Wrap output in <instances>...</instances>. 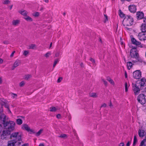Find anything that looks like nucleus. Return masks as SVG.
<instances>
[{"label":"nucleus","instance_id":"1","mask_svg":"<svg viewBox=\"0 0 146 146\" xmlns=\"http://www.w3.org/2000/svg\"><path fill=\"white\" fill-rule=\"evenodd\" d=\"M10 137L11 139H13V140L16 141L19 144L21 145L22 143L21 134L19 132L13 133L11 135Z\"/></svg>","mask_w":146,"mask_h":146},{"label":"nucleus","instance_id":"2","mask_svg":"<svg viewBox=\"0 0 146 146\" xmlns=\"http://www.w3.org/2000/svg\"><path fill=\"white\" fill-rule=\"evenodd\" d=\"M133 20L132 17L130 15H127L123 21L124 26H131L133 24Z\"/></svg>","mask_w":146,"mask_h":146},{"label":"nucleus","instance_id":"3","mask_svg":"<svg viewBox=\"0 0 146 146\" xmlns=\"http://www.w3.org/2000/svg\"><path fill=\"white\" fill-rule=\"evenodd\" d=\"M15 125V123L14 121H9L6 122V124H5V126H4L6 127L8 129L7 130H8L10 132V131H12L14 130Z\"/></svg>","mask_w":146,"mask_h":146},{"label":"nucleus","instance_id":"4","mask_svg":"<svg viewBox=\"0 0 146 146\" xmlns=\"http://www.w3.org/2000/svg\"><path fill=\"white\" fill-rule=\"evenodd\" d=\"M130 56L131 58L137 59L139 57V54L135 48L132 49L130 51Z\"/></svg>","mask_w":146,"mask_h":146},{"label":"nucleus","instance_id":"5","mask_svg":"<svg viewBox=\"0 0 146 146\" xmlns=\"http://www.w3.org/2000/svg\"><path fill=\"white\" fill-rule=\"evenodd\" d=\"M140 86L138 85V83L132 84L133 90L135 95H138L140 93V89L139 88Z\"/></svg>","mask_w":146,"mask_h":146},{"label":"nucleus","instance_id":"6","mask_svg":"<svg viewBox=\"0 0 146 146\" xmlns=\"http://www.w3.org/2000/svg\"><path fill=\"white\" fill-rule=\"evenodd\" d=\"M137 100L138 102L141 104H143L145 103L146 100L145 96L142 94H139L137 97Z\"/></svg>","mask_w":146,"mask_h":146},{"label":"nucleus","instance_id":"7","mask_svg":"<svg viewBox=\"0 0 146 146\" xmlns=\"http://www.w3.org/2000/svg\"><path fill=\"white\" fill-rule=\"evenodd\" d=\"M138 39L141 41H144L146 40V33L140 32L137 36Z\"/></svg>","mask_w":146,"mask_h":146},{"label":"nucleus","instance_id":"8","mask_svg":"<svg viewBox=\"0 0 146 146\" xmlns=\"http://www.w3.org/2000/svg\"><path fill=\"white\" fill-rule=\"evenodd\" d=\"M141 72L139 70H136L133 73V76L135 79H139L141 77Z\"/></svg>","mask_w":146,"mask_h":146},{"label":"nucleus","instance_id":"9","mask_svg":"<svg viewBox=\"0 0 146 146\" xmlns=\"http://www.w3.org/2000/svg\"><path fill=\"white\" fill-rule=\"evenodd\" d=\"M10 132L8 130H4L2 132V133L1 135V137L3 139H6L7 136L9 135Z\"/></svg>","mask_w":146,"mask_h":146},{"label":"nucleus","instance_id":"10","mask_svg":"<svg viewBox=\"0 0 146 146\" xmlns=\"http://www.w3.org/2000/svg\"><path fill=\"white\" fill-rule=\"evenodd\" d=\"M21 129L23 130H25L28 132L30 131L33 132V130L31 129L30 127L26 124H23L22 125Z\"/></svg>","mask_w":146,"mask_h":146},{"label":"nucleus","instance_id":"11","mask_svg":"<svg viewBox=\"0 0 146 146\" xmlns=\"http://www.w3.org/2000/svg\"><path fill=\"white\" fill-rule=\"evenodd\" d=\"M145 79V78H142L140 81L137 83H138V85H139L140 87H142L146 86V82Z\"/></svg>","mask_w":146,"mask_h":146},{"label":"nucleus","instance_id":"12","mask_svg":"<svg viewBox=\"0 0 146 146\" xmlns=\"http://www.w3.org/2000/svg\"><path fill=\"white\" fill-rule=\"evenodd\" d=\"M0 120L2 121L3 123L4 126H5V124H6V116L4 114H1L0 116Z\"/></svg>","mask_w":146,"mask_h":146},{"label":"nucleus","instance_id":"13","mask_svg":"<svg viewBox=\"0 0 146 146\" xmlns=\"http://www.w3.org/2000/svg\"><path fill=\"white\" fill-rule=\"evenodd\" d=\"M129 11L131 13H134L136 11V6L134 5H130L129 7Z\"/></svg>","mask_w":146,"mask_h":146},{"label":"nucleus","instance_id":"14","mask_svg":"<svg viewBox=\"0 0 146 146\" xmlns=\"http://www.w3.org/2000/svg\"><path fill=\"white\" fill-rule=\"evenodd\" d=\"M16 144V145H19L20 144H19L16 141L13 140H12L8 141V145L7 146H15V144Z\"/></svg>","mask_w":146,"mask_h":146},{"label":"nucleus","instance_id":"15","mask_svg":"<svg viewBox=\"0 0 146 146\" xmlns=\"http://www.w3.org/2000/svg\"><path fill=\"white\" fill-rule=\"evenodd\" d=\"M21 63V60H16L14 63L13 66L12 68V70H14L15 68L19 66Z\"/></svg>","mask_w":146,"mask_h":146},{"label":"nucleus","instance_id":"16","mask_svg":"<svg viewBox=\"0 0 146 146\" xmlns=\"http://www.w3.org/2000/svg\"><path fill=\"white\" fill-rule=\"evenodd\" d=\"M136 16L138 19H143L144 17V14L142 12H137L136 14Z\"/></svg>","mask_w":146,"mask_h":146},{"label":"nucleus","instance_id":"17","mask_svg":"<svg viewBox=\"0 0 146 146\" xmlns=\"http://www.w3.org/2000/svg\"><path fill=\"white\" fill-rule=\"evenodd\" d=\"M138 135L140 137H143L146 135L145 131L142 129H139L138 132Z\"/></svg>","mask_w":146,"mask_h":146},{"label":"nucleus","instance_id":"18","mask_svg":"<svg viewBox=\"0 0 146 146\" xmlns=\"http://www.w3.org/2000/svg\"><path fill=\"white\" fill-rule=\"evenodd\" d=\"M131 41L132 43L135 45H138L141 44L140 42L137 41L134 38H131Z\"/></svg>","mask_w":146,"mask_h":146},{"label":"nucleus","instance_id":"19","mask_svg":"<svg viewBox=\"0 0 146 146\" xmlns=\"http://www.w3.org/2000/svg\"><path fill=\"white\" fill-rule=\"evenodd\" d=\"M140 29L142 32H146V25L145 24H142L141 27Z\"/></svg>","mask_w":146,"mask_h":146},{"label":"nucleus","instance_id":"20","mask_svg":"<svg viewBox=\"0 0 146 146\" xmlns=\"http://www.w3.org/2000/svg\"><path fill=\"white\" fill-rule=\"evenodd\" d=\"M19 12L22 15L25 17L27 16L28 14V12L25 10H22L19 11Z\"/></svg>","mask_w":146,"mask_h":146},{"label":"nucleus","instance_id":"21","mask_svg":"<svg viewBox=\"0 0 146 146\" xmlns=\"http://www.w3.org/2000/svg\"><path fill=\"white\" fill-rule=\"evenodd\" d=\"M20 23V21L18 20H14L12 22V24L14 26H16L19 24Z\"/></svg>","mask_w":146,"mask_h":146},{"label":"nucleus","instance_id":"22","mask_svg":"<svg viewBox=\"0 0 146 146\" xmlns=\"http://www.w3.org/2000/svg\"><path fill=\"white\" fill-rule=\"evenodd\" d=\"M133 64L131 62H127V67L129 70H130L132 67Z\"/></svg>","mask_w":146,"mask_h":146},{"label":"nucleus","instance_id":"23","mask_svg":"<svg viewBox=\"0 0 146 146\" xmlns=\"http://www.w3.org/2000/svg\"><path fill=\"white\" fill-rule=\"evenodd\" d=\"M24 18L27 21L31 22L33 21V20L31 18L28 16H26Z\"/></svg>","mask_w":146,"mask_h":146},{"label":"nucleus","instance_id":"24","mask_svg":"<svg viewBox=\"0 0 146 146\" xmlns=\"http://www.w3.org/2000/svg\"><path fill=\"white\" fill-rule=\"evenodd\" d=\"M17 124L19 125H21L23 123V121L21 119L18 118L16 119Z\"/></svg>","mask_w":146,"mask_h":146},{"label":"nucleus","instance_id":"25","mask_svg":"<svg viewBox=\"0 0 146 146\" xmlns=\"http://www.w3.org/2000/svg\"><path fill=\"white\" fill-rule=\"evenodd\" d=\"M140 146H146V139H144L142 141Z\"/></svg>","mask_w":146,"mask_h":146},{"label":"nucleus","instance_id":"26","mask_svg":"<svg viewBox=\"0 0 146 146\" xmlns=\"http://www.w3.org/2000/svg\"><path fill=\"white\" fill-rule=\"evenodd\" d=\"M137 141V138L136 137V136L135 135L134 136L133 143V146H134L135 145Z\"/></svg>","mask_w":146,"mask_h":146},{"label":"nucleus","instance_id":"27","mask_svg":"<svg viewBox=\"0 0 146 146\" xmlns=\"http://www.w3.org/2000/svg\"><path fill=\"white\" fill-rule=\"evenodd\" d=\"M57 110H58L57 108H56L55 107H54L50 108V111H51L55 112Z\"/></svg>","mask_w":146,"mask_h":146},{"label":"nucleus","instance_id":"28","mask_svg":"<svg viewBox=\"0 0 146 146\" xmlns=\"http://www.w3.org/2000/svg\"><path fill=\"white\" fill-rule=\"evenodd\" d=\"M90 97L93 98H95L97 97V95L95 93H91L90 94Z\"/></svg>","mask_w":146,"mask_h":146},{"label":"nucleus","instance_id":"29","mask_svg":"<svg viewBox=\"0 0 146 146\" xmlns=\"http://www.w3.org/2000/svg\"><path fill=\"white\" fill-rule=\"evenodd\" d=\"M2 102H3V106H4L5 108H9V106L8 105H7L6 101L5 100H4Z\"/></svg>","mask_w":146,"mask_h":146},{"label":"nucleus","instance_id":"30","mask_svg":"<svg viewBox=\"0 0 146 146\" xmlns=\"http://www.w3.org/2000/svg\"><path fill=\"white\" fill-rule=\"evenodd\" d=\"M119 15L120 17L121 18H123L124 17L125 15L123 13L121 12V11L120 10H119Z\"/></svg>","mask_w":146,"mask_h":146},{"label":"nucleus","instance_id":"31","mask_svg":"<svg viewBox=\"0 0 146 146\" xmlns=\"http://www.w3.org/2000/svg\"><path fill=\"white\" fill-rule=\"evenodd\" d=\"M42 131L43 129H40L37 133H36V136H39L42 133Z\"/></svg>","mask_w":146,"mask_h":146},{"label":"nucleus","instance_id":"32","mask_svg":"<svg viewBox=\"0 0 146 146\" xmlns=\"http://www.w3.org/2000/svg\"><path fill=\"white\" fill-rule=\"evenodd\" d=\"M29 49H34L36 48V46L35 44H31L29 46Z\"/></svg>","mask_w":146,"mask_h":146},{"label":"nucleus","instance_id":"33","mask_svg":"<svg viewBox=\"0 0 146 146\" xmlns=\"http://www.w3.org/2000/svg\"><path fill=\"white\" fill-rule=\"evenodd\" d=\"M59 60L58 59H56L54 60V63L53 65V67L54 68L56 64L57 63L59 62Z\"/></svg>","mask_w":146,"mask_h":146},{"label":"nucleus","instance_id":"34","mask_svg":"<svg viewBox=\"0 0 146 146\" xmlns=\"http://www.w3.org/2000/svg\"><path fill=\"white\" fill-rule=\"evenodd\" d=\"M31 75L30 74L26 75L25 76V80H28L31 78Z\"/></svg>","mask_w":146,"mask_h":146},{"label":"nucleus","instance_id":"35","mask_svg":"<svg viewBox=\"0 0 146 146\" xmlns=\"http://www.w3.org/2000/svg\"><path fill=\"white\" fill-rule=\"evenodd\" d=\"M32 15L35 17H38L39 15V13L38 12H35L33 13Z\"/></svg>","mask_w":146,"mask_h":146},{"label":"nucleus","instance_id":"36","mask_svg":"<svg viewBox=\"0 0 146 146\" xmlns=\"http://www.w3.org/2000/svg\"><path fill=\"white\" fill-rule=\"evenodd\" d=\"M51 55V52H48L44 55V56L46 58H47L48 57Z\"/></svg>","mask_w":146,"mask_h":146},{"label":"nucleus","instance_id":"37","mask_svg":"<svg viewBox=\"0 0 146 146\" xmlns=\"http://www.w3.org/2000/svg\"><path fill=\"white\" fill-rule=\"evenodd\" d=\"M10 2V1L8 0H4L3 1V3L4 4H7L9 3Z\"/></svg>","mask_w":146,"mask_h":146},{"label":"nucleus","instance_id":"38","mask_svg":"<svg viewBox=\"0 0 146 146\" xmlns=\"http://www.w3.org/2000/svg\"><path fill=\"white\" fill-rule=\"evenodd\" d=\"M125 92H127L128 91V85L127 82L125 83Z\"/></svg>","mask_w":146,"mask_h":146},{"label":"nucleus","instance_id":"39","mask_svg":"<svg viewBox=\"0 0 146 146\" xmlns=\"http://www.w3.org/2000/svg\"><path fill=\"white\" fill-rule=\"evenodd\" d=\"M142 94H143L144 96H146V87L142 91Z\"/></svg>","mask_w":146,"mask_h":146},{"label":"nucleus","instance_id":"40","mask_svg":"<svg viewBox=\"0 0 146 146\" xmlns=\"http://www.w3.org/2000/svg\"><path fill=\"white\" fill-rule=\"evenodd\" d=\"M90 60L92 62L94 65H95V60L92 58H90Z\"/></svg>","mask_w":146,"mask_h":146},{"label":"nucleus","instance_id":"41","mask_svg":"<svg viewBox=\"0 0 146 146\" xmlns=\"http://www.w3.org/2000/svg\"><path fill=\"white\" fill-rule=\"evenodd\" d=\"M29 53V51L28 50H24L23 54L25 56H27Z\"/></svg>","mask_w":146,"mask_h":146},{"label":"nucleus","instance_id":"42","mask_svg":"<svg viewBox=\"0 0 146 146\" xmlns=\"http://www.w3.org/2000/svg\"><path fill=\"white\" fill-rule=\"evenodd\" d=\"M11 95L12 97H13V98H15L17 96V94H15L11 93Z\"/></svg>","mask_w":146,"mask_h":146},{"label":"nucleus","instance_id":"43","mask_svg":"<svg viewBox=\"0 0 146 146\" xmlns=\"http://www.w3.org/2000/svg\"><path fill=\"white\" fill-rule=\"evenodd\" d=\"M25 83L23 81L21 82L19 84L20 86L22 87L23 86L25 85Z\"/></svg>","mask_w":146,"mask_h":146},{"label":"nucleus","instance_id":"44","mask_svg":"<svg viewBox=\"0 0 146 146\" xmlns=\"http://www.w3.org/2000/svg\"><path fill=\"white\" fill-rule=\"evenodd\" d=\"M62 77H59L57 80V82H58V83L60 82H61V81H62Z\"/></svg>","mask_w":146,"mask_h":146},{"label":"nucleus","instance_id":"45","mask_svg":"<svg viewBox=\"0 0 146 146\" xmlns=\"http://www.w3.org/2000/svg\"><path fill=\"white\" fill-rule=\"evenodd\" d=\"M66 137V135L64 134H61L59 136L60 137L62 138H64Z\"/></svg>","mask_w":146,"mask_h":146},{"label":"nucleus","instance_id":"46","mask_svg":"<svg viewBox=\"0 0 146 146\" xmlns=\"http://www.w3.org/2000/svg\"><path fill=\"white\" fill-rule=\"evenodd\" d=\"M102 80L103 82L104 83L105 85V86H107V81L106 80H104V79H102Z\"/></svg>","mask_w":146,"mask_h":146},{"label":"nucleus","instance_id":"47","mask_svg":"<svg viewBox=\"0 0 146 146\" xmlns=\"http://www.w3.org/2000/svg\"><path fill=\"white\" fill-rule=\"evenodd\" d=\"M109 82L112 85H114V82L113 80L112 79L110 80Z\"/></svg>","mask_w":146,"mask_h":146},{"label":"nucleus","instance_id":"48","mask_svg":"<svg viewBox=\"0 0 146 146\" xmlns=\"http://www.w3.org/2000/svg\"><path fill=\"white\" fill-rule=\"evenodd\" d=\"M60 54V53L59 52H57L55 54V57H58L59 56Z\"/></svg>","mask_w":146,"mask_h":146},{"label":"nucleus","instance_id":"49","mask_svg":"<svg viewBox=\"0 0 146 146\" xmlns=\"http://www.w3.org/2000/svg\"><path fill=\"white\" fill-rule=\"evenodd\" d=\"M15 51H14L10 55V57H13V56L14 53H15Z\"/></svg>","mask_w":146,"mask_h":146},{"label":"nucleus","instance_id":"50","mask_svg":"<svg viewBox=\"0 0 146 146\" xmlns=\"http://www.w3.org/2000/svg\"><path fill=\"white\" fill-rule=\"evenodd\" d=\"M105 17V22H106V21L108 20V16L106 15H104Z\"/></svg>","mask_w":146,"mask_h":146},{"label":"nucleus","instance_id":"51","mask_svg":"<svg viewBox=\"0 0 146 146\" xmlns=\"http://www.w3.org/2000/svg\"><path fill=\"white\" fill-rule=\"evenodd\" d=\"M56 117L58 119H60L61 118V116L60 114H59L56 115Z\"/></svg>","mask_w":146,"mask_h":146},{"label":"nucleus","instance_id":"52","mask_svg":"<svg viewBox=\"0 0 146 146\" xmlns=\"http://www.w3.org/2000/svg\"><path fill=\"white\" fill-rule=\"evenodd\" d=\"M3 42L4 44H9V42L8 41H6V40L4 41Z\"/></svg>","mask_w":146,"mask_h":146},{"label":"nucleus","instance_id":"53","mask_svg":"<svg viewBox=\"0 0 146 146\" xmlns=\"http://www.w3.org/2000/svg\"><path fill=\"white\" fill-rule=\"evenodd\" d=\"M106 104L104 103L101 106V107H106Z\"/></svg>","mask_w":146,"mask_h":146},{"label":"nucleus","instance_id":"54","mask_svg":"<svg viewBox=\"0 0 146 146\" xmlns=\"http://www.w3.org/2000/svg\"><path fill=\"white\" fill-rule=\"evenodd\" d=\"M124 144L123 143H121L119 144V146H124Z\"/></svg>","mask_w":146,"mask_h":146},{"label":"nucleus","instance_id":"55","mask_svg":"<svg viewBox=\"0 0 146 146\" xmlns=\"http://www.w3.org/2000/svg\"><path fill=\"white\" fill-rule=\"evenodd\" d=\"M143 22L146 24V17H145L143 18Z\"/></svg>","mask_w":146,"mask_h":146},{"label":"nucleus","instance_id":"56","mask_svg":"<svg viewBox=\"0 0 146 146\" xmlns=\"http://www.w3.org/2000/svg\"><path fill=\"white\" fill-rule=\"evenodd\" d=\"M130 145V142L129 141H128L126 144V146H129Z\"/></svg>","mask_w":146,"mask_h":146},{"label":"nucleus","instance_id":"57","mask_svg":"<svg viewBox=\"0 0 146 146\" xmlns=\"http://www.w3.org/2000/svg\"><path fill=\"white\" fill-rule=\"evenodd\" d=\"M3 62V60L2 59L0 58V64H2Z\"/></svg>","mask_w":146,"mask_h":146},{"label":"nucleus","instance_id":"58","mask_svg":"<svg viewBox=\"0 0 146 146\" xmlns=\"http://www.w3.org/2000/svg\"><path fill=\"white\" fill-rule=\"evenodd\" d=\"M80 66L82 67H84V64L83 63H81L80 64Z\"/></svg>","mask_w":146,"mask_h":146},{"label":"nucleus","instance_id":"59","mask_svg":"<svg viewBox=\"0 0 146 146\" xmlns=\"http://www.w3.org/2000/svg\"><path fill=\"white\" fill-rule=\"evenodd\" d=\"M2 82V78L1 77H0V83H1Z\"/></svg>","mask_w":146,"mask_h":146},{"label":"nucleus","instance_id":"60","mask_svg":"<svg viewBox=\"0 0 146 146\" xmlns=\"http://www.w3.org/2000/svg\"><path fill=\"white\" fill-rule=\"evenodd\" d=\"M125 76L126 78H127V74L126 72H125Z\"/></svg>","mask_w":146,"mask_h":146},{"label":"nucleus","instance_id":"61","mask_svg":"<svg viewBox=\"0 0 146 146\" xmlns=\"http://www.w3.org/2000/svg\"><path fill=\"white\" fill-rule=\"evenodd\" d=\"M39 146H44L43 143H40L39 144Z\"/></svg>","mask_w":146,"mask_h":146},{"label":"nucleus","instance_id":"62","mask_svg":"<svg viewBox=\"0 0 146 146\" xmlns=\"http://www.w3.org/2000/svg\"><path fill=\"white\" fill-rule=\"evenodd\" d=\"M107 80L109 82L110 80H111V79L110 78H108L107 79Z\"/></svg>","mask_w":146,"mask_h":146},{"label":"nucleus","instance_id":"63","mask_svg":"<svg viewBox=\"0 0 146 146\" xmlns=\"http://www.w3.org/2000/svg\"><path fill=\"white\" fill-rule=\"evenodd\" d=\"M52 43L51 42L50 44V46H49V48H50L51 47V46H52Z\"/></svg>","mask_w":146,"mask_h":146},{"label":"nucleus","instance_id":"64","mask_svg":"<svg viewBox=\"0 0 146 146\" xmlns=\"http://www.w3.org/2000/svg\"><path fill=\"white\" fill-rule=\"evenodd\" d=\"M44 1L46 3H48V0H44Z\"/></svg>","mask_w":146,"mask_h":146}]
</instances>
